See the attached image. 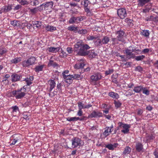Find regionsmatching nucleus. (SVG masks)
<instances>
[{
	"instance_id": "1",
	"label": "nucleus",
	"mask_w": 158,
	"mask_h": 158,
	"mask_svg": "<svg viewBox=\"0 0 158 158\" xmlns=\"http://www.w3.org/2000/svg\"><path fill=\"white\" fill-rule=\"evenodd\" d=\"M90 48L88 44L78 42L74 45L73 50L78 55L85 56L90 53V51L89 50Z\"/></svg>"
},
{
	"instance_id": "2",
	"label": "nucleus",
	"mask_w": 158,
	"mask_h": 158,
	"mask_svg": "<svg viewBox=\"0 0 158 158\" xmlns=\"http://www.w3.org/2000/svg\"><path fill=\"white\" fill-rule=\"evenodd\" d=\"M23 88H21L20 89H18L17 90H14L12 92V94L15 96L16 99H21L26 94L25 91L22 92L21 91L22 90Z\"/></svg>"
},
{
	"instance_id": "3",
	"label": "nucleus",
	"mask_w": 158,
	"mask_h": 158,
	"mask_svg": "<svg viewBox=\"0 0 158 158\" xmlns=\"http://www.w3.org/2000/svg\"><path fill=\"white\" fill-rule=\"evenodd\" d=\"M36 60L34 57H31L27 60H25L22 62V64L23 67H28L31 65L33 64Z\"/></svg>"
},
{
	"instance_id": "4",
	"label": "nucleus",
	"mask_w": 158,
	"mask_h": 158,
	"mask_svg": "<svg viewBox=\"0 0 158 158\" xmlns=\"http://www.w3.org/2000/svg\"><path fill=\"white\" fill-rule=\"evenodd\" d=\"M125 32L121 29L117 31L116 32L117 38L118 41L123 42L125 41L124 39Z\"/></svg>"
},
{
	"instance_id": "5",
	"label": "nucleus",
	"mask_w": 158,
	"mask_h": 158,
	"mask_svg": "<svg viewBox=\"0 0 158 158\" xmlns=\"http://www.w3.org/2000/svg\"><path fill=\"white\" fill-rule=\"evenodd\" d=\"M118 126L121 128H123L124 129V130H121V132L124 134L127 133L129 132V128L130 127L131 125L127 124H123L122 122L118 123Z\"/></svg>"
},
{
	"instance_id": "6",
	"label": "nucleus",
	"mask_w": 158,
	"mask_h": 158,
	"mask_svg": "<svg viewBox=\"0 0 158 158\" xmlns=\"http://www.w3.org/2000/svg\"><path fill=\"white\" fill-rule=\"evenodd\" d=\"M117 14L121 19H123L127 15L126 10L124 8H120L117 10Z\"/></svg>"
},
{
	"instance_id": "7",
	"label": "nucleus",
	"mask_w": 158,
	"mask_h": 158,
	"mask_svg": "<svg viewBox=\"0 0 158 158\" xmlns=\"http://www.w3.org/2000/svg\"><path fill=\"white\" fill-rule=\"evenodd\" d=\"M72 147L75 148L78 146L80 147L81 145V139L77 137H75L72 139Z\"/></svg>"
},
{
	"instance_id": "8",
	"label": "nucleus",
	"mask_w": 158,
	"mask_h": 158,
	"mask_svg": "<svg viewBox=\"0 0 158 158\" xmlns=\"http://www.w3.org/2000/svg\"><path fill=\"white\" fill-rule=\"evenodd\" d=\"M102 76L101 73H97L90 77V79L92 81H96L100 80L102 78Z\"/></svg>"
},
{
	"instance_id": "9",
	"label": "nucleus",
	"mask_w": 158,
	"mask_h": 158,
	"mask_svg": "<svg viewBox=\"0 0 158 158\" xmlns=\"http://www.w3.org/2000/svg\"><path fill=\"white\" fill-rule=\"evenodd\" d=\"M72 77V75H66L64 74L63 75V77L65 79V81L69 84H71L73 82V79Z\"/></svg>"
},
{
	"instance_id": "10",
	"label": "nucleus",
	"mask_w": 158,
	"mask_h": 158,
	"mask_svg": "<svg viewBox=\"0 0 158 158\" xmlns=\"http://www.w3.org/2000/svg\"><path fill=\"white\" fill-rule=\"evenodd\" d=\"M53 4V2H46L45 3L44 7L43 8V9L46 10H49L52 8Z\"/></svg>"
},
{
	"instance_id": "11",
	"label": "nucleus",
	"mask_w": 158,
	"mask_h": 158,
	"mask_svg": "<svg viewBox=\"0 0 158 158\" xmlns=\"http://www.w3.org/2000/svg\"><path fill=\"white\" fill-rule=\"evenodd\" d=\"M28 9L32 14H36L38 11H41L44 10L43 8H39V7H35L33 9L29 8H28Z\"/></svg>"
},
{
	"instance_id": "12",
	"label": "nucleus",
	"mask_w": 158,
	"mask_h": 158,
	"mask_svg": "<svg viewBox=\"0 0 158 158\" xmlns=\"http://www.w3.org/2000/svg\"><path fill=\"white\" fill-rule=\"evenodd\" d=\"M12 77V82H16L20 80V78H22V76L21 75H19L16 73H14L11 76Z\"/></svg>"
},
{
	"instance_id": "13",
	"label": "nucleus",
	"mask_w": 158,
	"mask_h": 158,
	"mask_svg": "<svg viewBox=\"0 0 158 158\" xmlns=\"http://www.w3.org/2000/svg\"><path fill=\"white\" fill-rule=\"evenodd\" d=\"M90 116L91 118L102 117V113L94 111L90 114Z\"/></svg>"
},
{
	"instance_id": "14",
	"label": "nucleus",
	"mask_w": 158,
	"mask_h": 158,
	"mask_svg": "<svg viewBox=\"0 0 158 158\" xmlns=\"http://www.w3.org/2000/svg\"><path fill=\"white\" fill-rule=\"evenodd\" d=\"M152 0H138V5L139 6H143L146 3H149Z\"/></svg>"
},
{
	"instance_id": "15",
	"label": "nucleus",
	"mask_w": 158,
	"mask_h": 158,
	"mask_svg": "<svg viewBox=\"0 0 158 158\" xmlns=\"http://www.w3.org/2000/svg\"><path fill=\"white\" fill-rule=\"evenodd\" d=\"M81 61H82V60H80V62L77 63L74 65L75 69H80L82 68L83 67L85 64L84 63L82 62H81Z\"/></svg>"
},
{
	"instance_id": "16",
	"label": "nucleus",
	"mask_w": 158,
	"mask_h": 158,
	"mask_svg": "<svg viewBox=\"0 0 158 158\" xmlns=\"http://www.w3.org/2000/svg\"><path fill=\"white\" fill-rule=\"evenodd\" d=\"M50 88L49 91L51 92L52 89L55 87L56 85V83L54 80H50L49 81Z\"/></svg>"
},
{
	"instance_id": "17",
	"label": "nucleus",
	"mask_w": 158,
	"mask_h": 158,
	"mask_svg": "<svg viewBox=\"0 0 158 158\" xmlns=\"http://www.w3.org/2000/svg\"><path fill=\"white\" fill-rule=\"evenodd\" d=\"M143 89V87L142 86H137L134 87L133 90L135 93H139L142 91Z\"/></svg>"
},
{
	"instance_id": "18",
	"label": "nucleus",
	"mask_w": 158,
	"mask_h": 158,
	"mask_svg": "<svg viewBox=\"0 0 158 158\" xmlns=\"http://www.w3.org/2000/svg\"><path fill=\"white\" fill-rule=\"evenodd\" d=\"M135 148L137 152H140L143 149V145L140 143H137L135 145Z\"/></svg>"
},
{
	"instance_id": "19",
	"label": "nucleus",
	"mask_w": 158,
	"mask_h": 158,
	"mask_svg": "<svg viewBox=\"0 0 158 158\" xmlns=\"http://www.w3.org/2000/svg\"><path fill=\"white\" fill-rule=\"evenodd\" d=\"M21 137L22 135L20 134H15L12 136V138H14L15 141L19 142L21 141Z\"/></svg>"
},
{
	"instance_id": "20",
	"label": "nucleus",
	"mask_w": 158,
	"mask_h": 158,
	"mask_svg": "<svg viewBox=\"0 0 158 158\" xmlns=\"http://www.w3.org/2000/svg\"><path fill=\"white\" fill-rule=\"evenodd\" d=\"M112 131L111 129H110L109 127H106L105 128V130L103 133V135L105 137H107L109 135V133H111Z\"/></svg>"
},
{
	"instance_id": "21",
	"label": "nucleus",
	"mask_w": 158,
	"mask_h": 158,
	"mask_svg": "<svg viewBox=\"0 0 158 158\" xmlns=\"http://www.w3.org/2000/svg\"><path fill=\"white\" fill-rule=\"evenodd\" d=\"M45 29L47 31L50 32H53L56 29V27L50 25H48L46 26Z\"/></svg>"
},
{
	"instance_id": "22",
	"label": "nucleus",
	"mask_w": 158,
	"mask_h": 158,
	"mask_svg": "<svg viewBox=\"0 0 158 158\" xmlns=\"http://www.w3.org/2000/svg\"><path fill=\"white\" fill-rule=\"evenodd\" d=\"M118 145V143H114L113 145L110 144L106 145V148H108L109 150H112L116 148Z\"/></svg>"
},
{
	"instance_id": "23",
	"label": "nucleus",
	"mask_w": 158,
	"mask_h": 158,
	"mask_svg": "<svg viewBox=\"0 0 158 158\" xmlns=\"http://www.w3.org/2000/svg\"><path fill=\"white\" fill-rule=\"evenodd\" d=\"M101 40L102 44H105L108 43L110 39L108 36H103Z\"/></svg>"
},
{
	"instance_id": "24",
	"label": "nucleus",
	"mask_w": 158,
	"mask_h": 158,
	"mask_svg": "<svg viewBox=\"0 0 158 158\" xmlns=\"http://www.w3.org/2000/svg\"><path fill=\"white\" fill-rule=\"evenodd\" d=\"M131 151V148L128 146H127L125 148L123 152V155H127L130 153Z\"/></svg>"
},
{
	"instance_id": "25",
	"label": "nucleus",
	"mask_w": 158,
	"mask_h": 158,
	"mask_svg": "<svg viewBox=\"0 0 158 158\" xmlns=\"http://www.w3.org/2000/svg\"><path fill=\"white\" fill-rule=\"evenodd\" d=\"M11 24L13 26L16 27H17L20 26V22L16 20H14L11 21Z\"/></svg>"
},
{
	"instance_id": "26",
	"label": "nucleus",
	"mask_w": 158,
	"mask_h": 158,
	"mask_svg": "<svg viewBox=\"0 0 158 158\" xmlns=\"http://www.w3.org/2000/svg\"><path fill=\"white\" fill-rule=\"evenodd\" d=\"M51 59L52 58H51L49 60V62L48 64V66L49 67L53 66L54 67L58 66H59L58 64L56 62H54L53 60H51Z\"/></svg>"
},
{
	"instance_id": "27",
	"label": "nucleus",
	"mask_w": 158,
	"mask_h": 158,
	"mask_svg": "<svg viewBox=\"0 0 158 158\" xmlns=\"http://www.w3.org/2000/svg\"><path fill=\"white\" fill-rule=\"evenodd\" d=\"M72 77L73 79L79 80L78 78L80 79H82L83 78V76L81 75L80 74H74L73 75H72Z\"/></svg>"
},
{
	"instance_id": "28",
	"label": "nucleus",
	"mask_w": 158,
	"mask_h": 158,
	"mask_svg": "<svg viewBox=\"0 0 158 158\" xmlns=\"http://www.w3.org/2000/svg\"><path fill=\"white\" fill-rule=\"evenodd\" d=\"M109 95L113 98H119L118 94L113 92L109 93Z\"/></svg>"
},
{
	"instance_id": "29",
	"label": "nucleus",
	"mask_w": 158,
	"mask_h": 158,
	"mask_svg": "<svg viewBox=\"0 0 158 158\" xmlns=\"http://www.w3.org/2000/svg\"><path fill=\"white\" fill-rule=\"evenodd\" d=\"M59 48L50 47L48 49V50L50 52H58L60 50Z\"/></svg>"
},
{
	"instance_id": "30",
	"label": "nucleus",
	"mask_w": 158,
	"mask_h": 158,
	"mask_svg": "<svg viewBox=\"0 0 158 158\" xmlns=\"http://www.w3.org/2000/svg\"><path fill=\"white\" fill-rule=\"evenodd\" d=\"M44 66V65H43L36 66L34 69L35 71L36 72H39L40 71H42Z\"/></svg>"
},
{
	"instance_id": "31",
	"label": "nucleus",
	"mask_w": 158,
	"mask_h": 158,
	"mask_svg": "<svg viewBox=\"0 0 158 158\" xmlns=\"http://www.w3.org/2000/svg\"><path fill=\"white\" fill-rule=\"evenodd\" d=\"M141 34L145 37L149 38V36L150 33L148 30H143L142 31L141 33Z\"/></svg>"
},
{
	"instance_id": "32",
	"label": "nucleus",
	"mask_w": 158,
	"mask_h": 158,
	"mask_svg": "<svg viewBox=\"0 0 158 158\" xmlns=\"http://www.w3.org/2000/svg\"><path fill=\"white\" fill-rule=\"evenodd\" d=\"M79 28L74 26H70L68 27V30L71 31H74V32H77L78 31Z\"/></svg>"
},
{
	"instance_id": "33",
	"label": "nucleus",
	"mask_w": 158,
	"mask_h": 158,
	"mask_svg": "<svg viewBox=\"0 0 158 158\" xmlns=\"http://www.w3.org/2000/svg\"><path fill=\"white\" fill-rule=\"evenodd\" d=\"M94 44L97 46H100L102 45V42L101 40L98 39L94 42Z\"/></svg>"
},
{
	"instance_id": "34",
	"label": "nucleus",
	"mask_w": 158,
	"mask_h": 158,
	"mask_svg": "<svg viewBox=\"0 0 158 158\" xmlns=\"http://www.w3.org/2000/svg\"><path fill=\"white\" fill-rule=\"evenodd\" d=\"M79 119V117H68L67 118V120L71 122V121H77Z\"/></svg>"
},
{
	"instance_id": "35",
	"label": "nucleus",
	"mask_w": 158,
	"mask_h": 158,
	"mask_svg": "<svg viewBox=\"0 0 158 158\" xmlns=\"http://www.w3.org/2000/svg\"><path fill=\"white\" fill-rule=\"evenodd\" d=\"M41 23L40 21H35L33 23V25L34 26L33 27L35 28V27H36L37 28H38L41 27Z\"/></svg>"
},
{
	"instance_id": "36",
	"label": "nucleus",
	"mask_w": 158,
	"mask_h": 158,
	"mask_svg": "<svg viewBox=\"0 0 158 158\" xmlns=\"http://www.w3.org/2000/svg\"><path fill=\"white\" fill-rule=\"evenodd\" d=\"M6 52L7 50L5 48L0 46V56L6 53Z\"/></svg>"
},
{
	"instance_id": "37",
	"label": "nucleus",
	"mask_w": 158,
	"mask_h": 158,
	"mask_svg": "<svg viewBox=\"0 0 158 158\" xmlns=\"http://www.w3.org/2000/svg\"><path fill=\"white\" fill-rule=\"evenodd\" d=\"M78 19L79 21H81V20L79 18H75V17H73L70 18V20L69 21V23H73L75 22V21L77 19Z\"/></svg>"
},
{
	"instance_id": "38",
	"label": "nucleus",
	"mask_w": 158,
	"mask_h": 158,
	"mask_svg": "<svg viewBox=\"0 0 158 158\" xmlns=\"http://www.w3.org/2000/svg\"><path fill=\"white\" fill-rule=\"evenodd\" d=\"M21 61V58H16L11 60V62L12 63L14 64H16Z\"/></svg>"
},
{
	"instance_id": "39",
	"label": "nucleus",
	"mask_w": 158,
	"mask_h": 158,
	"mask_svg": "<svg viewBox=\"0 0 158 158\" xmlns=\"http://www.w3.org/2000/svg\"><path fill=\"white\" fill-rule=\"evenodd\" d=\"M78 105L79 110H82V109H85V105L82 102H78Z\"/></svg>"
},
{
	"instance_id": "40",
	"label": "nucleus",
	"mask_w": 158,
	"mask_h": 158,
	"mask_svg": "<svg viewBox=\"0 0 158 158\" xmlns=\"http://www.w3.org/2000/svg\"><path fill=\"white\" fill-rule=\"evenodd\" d=\"M145 58V56L144 55H141L136 56L135 59L137 61L142 60Z\"/></svg>"
},
{
	"instance_id": "41",
	"label": "nucleus",
	"mask_w": 158,
	"mask_h": 158,
	"mask_svg": "<svg viewBox=\"0 0 158 158\" xmlns=\"http://www.w3.org/2000/svg\"><path fill=\"white\" fill-rule=\"evenodd\" d=\"M87 32V30L86 29L80 30L79 29L78 30V33L80 34L84 35L86 34Z\"/></svg>"
},
{
	"instance_id": "42",
	"label": "nucleus",
	"mask_w": 158,
	"mask_h": 158,
	"mask_svg": "<svg viewBox=\"0 0 158 158\" xmlns=\"http://www.w3.org/2000/svg\"><path fill=\"white\" fill-rule=\"evenodd\" d=\"M142 91L143 94L147 95H148L149 94V91L147 89L146 87H143Z\"/></svg>"
},
{
	"instance_id": "43",
	"label": "nucleus",
	"mask_w": 158,
	"mask_h": 158,
	"mask_svg": "<svg viewBox=\"0 0 158 158\" xmlns=\"http://www.w3.org/2000/svg\"><path fill=\"white\" fill-rule=\"evenodd\" d=\"M114 104L115 105V107L117 108L120 107L122 105L121 103L119 101H114Z\"/></svg>"
},
{
	"instance_id": "44",
	"label": "nucleus",
	"mask_w": 158,
	"mask_h": 158,
	"mask_svg": "<svg viewBox=\"0 0 158 158\" xmlns=\"http://www.w3.org/2000/svg\"><path fill=\"white\" fill-rule=\"evenodd\" d=\"M156 19V18H154V17L153 16L151 15L147 17L145 19V20L147 21H150L152 20H154V19Z\"/></svg>"
},
{
	"instance_id": "45",
	"label": "nucleus",
	"mask_w": 158,
	"mask_h": 158,
	"mask_svg": "<svg viewBox=\"0 0 158 158\" xmlns=\"http://www.w3.org/2000/svg\"><path fill=\"white\" fill-rule=\"evenodd\" d=\"M88 55H89V56L90 58H94L96 56V53L92 50L91 51H90V53Z\"/></svg>"
},
{
	"instance_id": "46",
	"label": "nucleus",
	"mask_w": 158,
	"mask_h": 158,
	"mask_svg": "<svg viewBox=\"0 0 158 158\" xmlns=\"http://www.w3.org/2000/svg\"><path fill=\"white\" fill-rule=\"evenodd\" d=\"M125 52L127 55L132 56L133 55L132 52L131 51V50L130 49H126L125 50Z\"/></svg>"
},
{
	"instance_id": "47",
	"label": "nucleus",
	"mask_w": 158,
	"mask_h": 158,
	"mask_svg": "<svg viewBox=\"0 0 158 158\" xmlns=\"http://www.w3.org/2000/svg\"><path fill=\"white\" fill-rule=\"evenodd\" d=\"M13 6L12 5H8V6H5V8L7 12L9 11L10 10H11L12 9V6Z\"/></svg>"
},
{
	"instance_id": "48",
	"label": "nucleus",
	"mask_w": 158,
	"mask_h": 158,
	"mask_svg": "<svg viewBox=\"0 0 158 158\" xmlns=\"http://www.w3.org/2000/svg\"><path fill=\"white\" fill-rule=\"evenodd\" d=\"M114 72V69H110L106 71L105 74L106 75H108L111 74Z\"/></svg>"
},
{
	"instance_id": "49",
	"label": "nucleus",
	"mask_w": 158,
	"mask_h": 158,
	"mask_svg": "<svg viewBox=\"0 0 158 158\" xmlns=\"http://www.w3.org/2000/svg\"><path fill=\"white\" fill-rule=\"evenodd\" d=\"M132 21L133 20L132 19H130L128 18L125 19V22L128 25H131L132 23Z\"/></svg>"
},
{
	"instance_id": "50",
	"label": "nucleus",
	"mask_w": 158,
	"mask_h": 158,
	"mask_svg": "<svg viewBox=\"0 0 158 158\" xmlns=\"http://www.w3.org/2000/svg\"><path fill=\"white\" fill-rule=\"evenodd\" d=\"M23 81H25L26 82H27V85H29L32 83V82H31V81L28 78H25V79L23 80Z\"/></svg>"
},
{
	"instance_id": "51",
	"label": "nucleus",
	"mask_w": 158,
	"mask_h": 158,
	"mask_svg": "<svg viewBox=\"0 0 158 158\" xmlns=\"http://www.w3.org/2000/svg\"><path fill=\"white\" fill-rule=\"evenodd\" d=\"M135 71L141 72L143 70V68L140 66L136 67L135 69Z\"/></svg>"
},
{
	"instance_id": "52",
	"label": "nucleus",
	"mask_w": 158,
	"mask_h": 158,
	"mask_svg": "<svg viewBox=\"0 0 158 158\" xmlns=\"http://www.w3.org/2000/svg\"><path fill=\"white\" fill-rule=\"evenodd\" d=\"M12 109H13V112H16L17 111H18L19 110L18 107L16 106L12 107Z\"/></svg>"
},
{
	"instance_id": "53",
	"label": "nucleus",
	"mask_w": 158,
	"mask_h": 158,
	"mask_svg": "<svg viewBox=\"0 0 158 158\" xmlns=\"http://www.w3.org/2000/svg\"><path fill=\"white\" fill-rule=\"evenodd\" d=\"M61 84L60 83H59L58 84L57 86V89H57L58 91H59V92L61 91Z\"/></svg>"
},
{
	"instance_id": "54",
	"label": "nucleus",
	"mask_w": 158,
	"mask_h": 158,
	"mask_svg": "<svg viewBox=\"0 0 158 158\" xmlns=\"http://www.w3.org/2000/svg\"><path fill=\"white\" fill-rule=\"evenodd\" d=\"M67 51L68 53L70 54L73 51V49L72 48L68 47L67 48Z\"/></svg>"
},
{
	"instance_id": "55",
	"label": "nucleus",
	"mask_w": 158,
	"mask_h": 158,
	"mask_svg": "<svg viewBox=\"0 0 158 158\" xmlns=\"http://www.w3.org/2000/svg\"><path fill=\"white\" fill-rule=\"evenodd\" d=\"M84 3L85 7H88V5L90 3V2L88 0H85Z\"/></svg>"
},
{
	"instance_id": "56",
	"label": "nucleus",
	"mask_w": 158,
	"mask_h": 158,
	"mask_svg": "<svg viewBox=\"0 0 158 158\" xmlns=\"http://www.w3.org/2000/svg\"><path fill=\"white\" fill-rule=\"evenodd\" d=\"M33 2V6H36L40 2L38 0H34Z\"/></svg>"
},
{
	"instance_id": "57",
	"label": "nucleus",
	"mask_w": 158,
	"mask_h": 158,
	"mask_svg": "<svg viewBox=\"0 0 158 158\" xmlns=\"http://www.w3.org/2000/svg\"><path fill=\"white\" fill-rule=\"evenodd\" d=\"M10 140L11 141H12V143L10 144V145H15L16 143L17 142V141L15 140V139L13 138H12V137L10 138Z\"/></svg>"
},
{
	"instance_id": "58",
	"label": "nucleus",
	"mask_w": 158,
	"mask_h": 158,
	"mask_svg": "<svg viewBox=\"0 0 158 158\" xmlns=\"http://www.w3.org/2000/svg\"><path fill=\"white\" fill-rule=\"evenodd\" d=\"M150 51L149 49L148 48H145L143 49L142 52L143 53L145 54L148 53Z\"/></svg>"
},
{
	"instance_id": "59",
	"label": "nucleus",
	"mask_w": 158,
	"mask_h": 158,
	"mask_svg": "<svg viewBox=\"0 0 158 158\" xmlns=\"http://www.w3.org/2000/svg\"><path fill=\"white\" fill-rule=\"evenodd\" d=\"M29 4L28 2L26 0H23L21 4L23 5H27Z\"/></svg>"
},
{
	"instance_id": "60",
	"label": "nucleus",
	"mask_w": 158,
	"mask_h": 158,
	"mask_svg": "<svg viewBox=\"0 0 158 158\" xmlns=\"http://www.w3.org/2000/svg\"><path fill=\"white\" fill-rule=\"evenodd\" d=\"M21 7V6L20 5H18L15 6L13 10H18Z\"/></svg>"
},
{
	"instance_id": "61",
	"label": "nucleus",
	"mask_w": 158,
	"mask_h": 158,
	"mask_svg": "<svg viewBox=\"0 0 158 158\" xmlns=\"http://www.w3.org/2000/svg\"><path fill=\"white\" fill-rule=\"evenodd\" d=\"M83 114V112L82 110H78V111L77 113V115L81 116Z\"/></svg>"
},
{
	"instance_id": "62",
	"label": "nucleus",
	"mask_w": 158,
	"mask_h": 158,
	"mask_svg": "<svg viewBox=\"0 0 158 158\" xmlns=\"http://www.w3.org/2000/svg\"><path fill=\"white\" fill-rule=\"evenodd\" d=\"M97 38V37L94 36H90L88 37V39L89 40H93L94 39Z\"/></svg>"
},
{
	"instance_id": "63",
	"label": "nucleus",
	"mask_w": 158,
	"mask_h": 158,
	"mask_svg": "<svg viewBox=\"0 0 158 158\" xmlns=\"http://www.w3.org/2000/svg\"><path fill=\"white\" fill-rule=\"evenodd\" d=\"M134 86V84L132 82L128 84L127 85V87L129 88H132Z\"/></svg>"
},
{
	"instance_id": "64",
	"label": "nucleus",
	"mask_w": 158,
	"mask_h": 158,
	"mask_svg": "<svg viewBox=\"0 0 158 158\" xmlns=\"http://www.w3.org/2000/svg\"><path fill=\"white\" fill-rule=\"evenodd\" d=\"M85 12L87 13H91V11L89 8H88V7H85Z\"/></svg>"
}]
</instances>
